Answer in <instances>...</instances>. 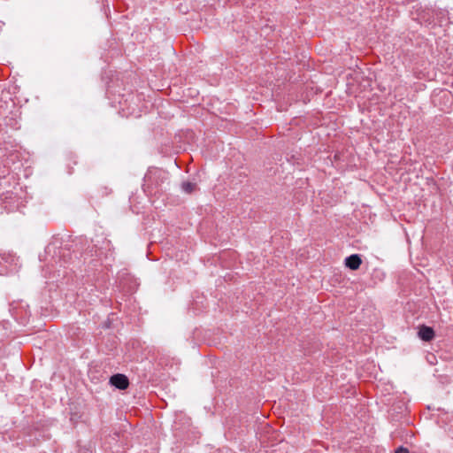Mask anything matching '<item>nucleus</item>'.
I'll use <instances>...</instances> for the list:
<instances>
[{
    "label": "nucleus",
    "mask_w": 453,
    "mask_h": 453,
    "mask_svg": "<svg viewBox=\"0 0 453 453\" xmlns=\"http://www.w3.org/2000/svg\"><path fill=\"white\" fill-rule=\"evenodd\" d=\"M166 175L167 173L162 169H149L144 177L145 184L148 186L155 185L157 187L159 185V181L162 182L165 179H166Z\"/></svg>",
    "instance_id": "obj_1"
},
{
    "label": "nucleus",
    "mask_w": 453,
    "mask_h": 453,
    "mask_svg": "<svg viewBox=\"0 0 453 453\" xmlns=\"http://www.w3.org/2000/svg\"><path fill=\"white\" fill-rule=\"evenodd\" d=\"M110 383L119 389H126L129 385L127 377L120 373L112 375L110 378Z\"/></svg>",
    "instance_id": "obj_2"
},
{
    "label": "nucleus",
    "mask_w": 453,
    "mask_h": 453,
    "mask_svg": "<svg viewBox=\"0 0 453 453\" xmlns=\"http://www.w3.org/2000/svg\"><path fill=\"white\" fill-rule=\"evenodd\" d=\"M437 25L440 27H447L453 24L449 11L441 10L436 13Z\"/></svg>",
    "instance_id": "obj_3"
},
{
    "label": "nucleus",
    "mask_w": 453,
    "mask_h": 453,
    "mask_svg": "<svg viewBox=\"0 0 453 453\" xmlns=\"http://www.w3.org/2000/svg\"><path fill=\"white\" fill-rule=\"evenodd\" d=\"M418 334V337L425 342H430L434 338V329L425 325L419 327Z\"/></svg>",
    "instance_id": "obj_4"
},
{
    "label": "nucleus",
    "mask_w": 453,
    "mask_h": 453,
    "mask_svg": "<svg viewBox=\"0 0 453 453\" xmlns=\"http://www.w3.org/2000/svg\"><path fill=\"white\" fill-rule=\"evenodd\" d=\"M361 263L362 260L358 254H353L345 258V265L351 270L358 269Z\"/></svg>",
    "instance_id": "obj_5"
},
{
    "label": "nucleus",
    "mask_w": 453,
    "mask_h": 453,
    "mask_svg": "<svg viewBox=\"0 0 453 453\" xmlns=\"http://www.w3.org/2000/svg\"><path fill=\"white\" fill-rule=\"evenodd\" d=\"M182 190L187 194H191L196 188V184L195 182L185 181L181 184Z\"/></svg>",
    "instance_id": "obj_6"
},
{
    "label": "nucleus",
    "mask_w": 453,
    "mask_h": 453,
    "mask_svg": "<svg viewBox=\"0 0 453 453\" xmlns=\"http://www.w3.org/2000/svg\"><path fill=\"white\" fill-rule=\"evenodd\" d=\"M395 453H409V450L404 447H399L395 449Z\"/></svg>",
    "instance_id": "obj_7"
},
{
    "label": "nucleus",
    "mask_w": 453,
    "mask_h": 453,
    "mask_svg": "<svg viewBox=\"0 0 453 453\" xmlns=\"http://www.w3.org/2000/svg\"><path fill=\"white\" fill-rule=\"evenodd\" d=\"M4 273V271L0 270V274H3Z\"/></svg>",
    "instance_id": "obj_8"
}]
</instances>
